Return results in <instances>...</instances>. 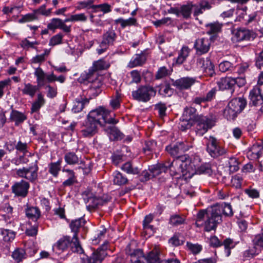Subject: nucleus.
Segmentation results:
<instances>
[{"mask_svg":"<svg viewBox=\"0 0 263 263\" xmlns=\"http://www.w3.org/2000/svg\"><path fill=\"white\" fill-rule=\"evenodd\" d=\"M195 122H196L195 132L199 136H203L214 125V121L213 119L202 115L198 116Z\"/></svg>","mask_w":263,"mask_h":263,"instance_id":"6e6552de","label":"nucleus"},{"mask_svg":"<svg viewBox=\"0 0 263 263\" xmlns=\"http://www.w3.org/2000/svg\"><path fill=\"white\" fill-rule=\"evenodd\" d=\"M170 74V71L165 66L159 68L156 75L155 78L157 80L162 79Z\"/></svg>","mask_w":263,"mask_h":263,"instance_id":"774afa93","label":"nucleus"},{"mask_svg":"<svg viewBox=\"0 0 263 263\" xmlns=\"http://www.w3.org/2000/svg\"><path fill=\"white\" fill-rule=\"evenodd\" d=\"M156 146V143L154 140L146 141L143 147V151L145 154H149L152 152Z\"/></svg>","mask_w":263,"mask_h":263,"instance_id":"338daca9","label":"nucleus"},{"mask_svg":"<svg viewBox=\"0 0 263 263\" xmlns=\"http://www.w3.org/2000/svg\"><path fill=\"white\" fill-rule=\"evenodd\" d=\"M62 163V159L55 162H51L49 164L48 172L52 174L54 177H57L60 171L61 170V165Z\"/></svg>","mask_w":263,"mask_h":263,"instance_id":"37998d69","label":"nucleus"},{"mask_svg":"<svg viewBox=\"0 0 263 263\" xmlns=\"http://www.w3.org/2000/svg\"><path fill=\"white\" fill-rule=\"evenodd\" d=\"M209 2L206 0H202L199 3L193 5L192 13L194 16H197L203 13L205 10L211 8Z\"/></svg>","mask_w":263,"mask_h":263,"instance_id":"393cba45","label":"nucleus"},{"mask_svg":"<svg viewBox=\"0 0 263 263\" xmlns=\"http://www.w3.org/2000/svg\"><path fill=\"white\" fill-rule=\"evenodd\" d=\"M154 219V216L152 214H149L145 216L143 221V228L145 231L151 230L153 231V226L149 224Z\"/></svg>","mask_w":263,"mask_h":263,"instance_id":"bf43d9fd","label":"nucleus"},{"mask_svg":"<svg viewBox=\"0 0 263 263\" xmlns=\"http://www.w3.org/2000/svg\"><path fill=\"white\" fill-rule=\"evenodd\" d=\"M206 151L213 158H217L227 153V150L222 147L218 140L213 136H210L206 143Z\"/></svg>","mask_w":263,"mask_h":263,"instance_id":"0eeeda50","label":"nucleus"},{"mask_svg":"<svg viewBox=\"0 0 263 263\" xmlns=\"http://www.w3.org/2000/svg\"><path fill=\"white\" fill-rule=\"evenodd\" d=\"M25 251L22 248L16 249L12 254V257L17 262L21 261L26 257Z\"/></svg>","mask_w":263,"mask_h":263,"instance_id":"864d4df0","label":"nucleus"},{"mask_svg":"<svg viewBox=\"0 0 263 263\" xmlns=\"http://www.w3.org/2000/svg\"><path fill=\"white\" fill-rule=\"evenodd\" d=\"M120 102L121 95L118 91H116V95L111 99L109 104L111 108L115 110L120 107Z\"/></svg>","mask_w":263,"mask_h":263,"instance_id":"13d9d810","label":"nucleus"},{"mask_svg":"<svg viewBox=\"0 0 263 263\" xmlns=\"http://www.w3.org/2000/svg\"><path fill=\"white\" fill-rule=\"evenodd\" d=\"M22 10V7L21 6L5 7L3 9L5 14L12 15V16H18V14Z\"/></svg>","mask_w":263,"mask_h":263,"instance_id":"49530a36","label":"nucleus"},{"mask_svg":"<svg viewBox=\"0 0 263 263\" xmlns=\"http://www.w3.org/2000/svg\"><path fill=\"white\" fill-rule=\"evenodd\" d=\"M251 38H254V34L248 29L239 28L233 31L232 40L233 42L249 41Z\"/></svg>","mask_w":263,"mask_h":263,"instance_id":"4468645a","label":"nucleus"},{"mask_svg":"<svg viewBox=\"0 0 263 263\" xmlns=\"http://www.w3.org/2000/svg\"><path fill=\"white\" fill-rule=\"evenodd\" d=\"M208 211L202 210H200L197 215L196 221L195 222V225L197 227L200 228L202 226L205 227V221L206 219V213Z\"/></svg>","mask_w":263,"mask_h":263,"instance_id":"a18cd8bd","label":"nucleus"},{"mask_svg":"<svg viewBox=\"0 0 263 263\" xmlns=\"http://www.w3.org/2000/svg\"><path fill=\"white\" fill-rule=\"evenodd\" d=\"M146 56L144 53L136 54L130 60L128 66L133 68L142 65L146 61Z\"/></svg>","mask_w":263,"mask_h":263,"instance_id":"7c9ffc66","label":"nucleus"},{"mask_svg":"<svg viewBox=\"0 0 263 263\" xmlns=\"http://www.w3.org/2000/svg\"><path fill=\"white\" fill-rule=\"evenodd\" d=\"M263 152V147L261 145L256 143L254 144L251 147L248 153V156L251 159H258Z\"/></svg>","mask_w":263,"mask_h":263,"instance_id":"473e14b6","label":"nucleus"},{"mask_svg":"<svg viewBox=\"0 0 263 263\" xmlns=\"http://www.w3.org/2000/svg\"><path fill=\"white\" fill-rule=\"evenodd\" d=\"M212 207L221 218L222 214L226 216H232L233 215L232 208L230 203L217 204Z\"/></svg>","mask_w":263,"mask_h":263,"instance_id":"aec40b11","label":"nucleus"},{"mask_svg":"<svg viewBox=\"0 0 263 263\" xmlns=\"http://www.w3.org/2000/svg\"><path fill=\"white\" fill-rule=\"evenodd\" d=\"M166 105L162 103H158L155 106V109L158 111L159 117L161 119H163V118L166 116Z\"/></svg>","mask_w":263,"mask_h":263,"instance_id":"0e129e2a","label":"nucleus"},{"mask_svg":"<svg viewBox=\"0 0 263 263\" xmlns=\"http://www.w3.org/2000/svg\"><path fill=\"white\" fill-rule=\"evenodd\" d=\"M108 242H104L100 248L94 251L91 255L87 257L86 259L83 258L84 263H101L102 260L106 255L105 250L107 249Z\"/></svg>","mask_w":263,"mask_h":263,"instance_id":"f8f14e48","label":"nucleus"},{"mask_svg":"<svg viewBox=\"0 0 263 263\" xmlns=\"http://www.w3.org/2000/svg\"><path fill=\"white\" fill-rule=\"evenodd\" d=\"M243 178L241 175L238 174L233 176L231 180V186L236 189L241 188Z\"/></svg>","mask_w":263,"mask_h":263,"instance_id":"8fccbe9b","label":"nucleus"},{"mask_svg":"<svg viewBox=\"0 0 263 263\" xmlns=\"http://www.w3.org/2000/svg\"><path fill=\"white\" fill-rule=\"evenodd\" d=\"M196 109L192 107H186L184 109L182 118L184 120L196 121V117L198 115H196Z\"/></svg>","mask_w":263,"mask_h":263,"instance_id":"4c0bfd02","label":"nucleus"},{"mask_svg":"<svg viewBox=\"0 0 263 263\" xmlns=\"http://www.w3.org/2000/svg\"><path fill=\"white\" fill-rule=\"evenodd\" d=\"M221 244L222 246H224V251L226 256L227 257L229 256L231 254V250L235 247L236 243L233 239L228 238L225 239L223 241L221 242Z\"/></svg>","mask_w":263,"mask_h":263,"instance_id":"a19ab883","label":"nucleus"},{"mask_svg":"<svg viewBox=\"0 0 263 263\" xmlns=\"http://www.w3.org/2000/svg\"><path fill=\"white\" fill-rule=\"evenodd\" d=\"M26 215L28 218L36 222L37 220L41 217V212L37 207L28 206L26 209Z\"/></svg>","mask_w":263,"mask_h":263,"instance_id":"c9c22d12","label":"nucleus"},{"mask_svg":"<svg viewBox=\"0 0 263 263\" xmlns=\"http://www.w3.org/2000/svg\"><path fill=\"white\" fill-rule=\"evenodd\" d=\"M106 231L107 229L104 227H103L101 229L98 230L97 234L93 237V238L92 240L93 244L97 245L99 243L100 240L104 238Z\"/></svg>","mask_w":263,"mask_h":263,"instance_id":"680f3d73","label":"nucleus"},{"mask_svg":"<svg viewBox=\"0 0 263 263\" xmlns=\"http://www.w3.org/2000/svg\"><path fill=\"white\" fill-rule=\"evenodd\" d=\"M168 168L170 169L169 164L166 165L164 164L159 163L149 167V171L152 173V177L158 176L162 172H165Z\"/></svg>","mask_w":263,"mask_h":263,"instance_id":"f704fd0d","label":"nucleus"},{"mask_svg":"<svg viewBox=\"0 0 263 263\" xmlns=\"http://www.w3.org/2000/svg\"><path fill=\"white\" fill-rule=\"evenodd\" d=\"M96 0H85L84 1H80L78 2V8L79 9H87L90 10L92 13Z\"/></svg>","mask_w":263,"mask_h":263,"instance_id":"09e8293b","label":"nucleus"},{"mask_svg":"<svg viewBox=\"0 0 263 263\" xmlns=\"http://www.w3.org/2000/svg\"><path fill=\"white\" fill-rule=\"evenodd\" d=\"M29 187V184L24 180H22L19 182L15 183L12 186V190L16 195L25 197L28 193Z\"/></svg>","mask_w":263,"mask_h":263,"instance_id":"6ab92c4d","label":"nucleus"},{"mask_svg":"<svg viewBox=\"0 0 263 263\" xmlns=\"http://www.w3.org/2000/svg\"><path fill=\"white\" fill-rule=\"evenodd\" d=\"M219 69L222 72L232 71L233 69V65L231 62L225 61L219 64Z\"/></svg>","mask_w":263,"mask_h":263,"instance_id":"69168bd1","label":"nucleus"},{"mask_svg":"<svg viewBox=\"0 0 263 263\" xmlns=\"http://www.w3.org/2000/svg\"><path fill=\"white\" fill-rule=\"evenodd\" d=\"M38 166L36 164L28 167H23L16 170V174L20 177L24 178L33 182L37 177Z\"/></svg>","mask_w":263,"mask_h":263,"instance_id":"9b49d317","label":"nucleus"},{"mask_svg":"<svg viewBox=\"0 0 263 263\" xmlns=\"http://www.w3.org/2000/svg\"><path fill=\"white\" fill-rule=\"evenodd\" d=\"M205 26L208 28L207 32L208 34H215L221 31V25L218 22L207 24Z\"/></svg>","mask_w":263,"mask_h":263,"instance_id":"603ef678","label":"nucleus"},{"mask_svg":"<svg viewBox=\"0 0 263 263\" xmlns=\"http://www.w3.org/2000/svg\"><path fill=\"white\" fill-rule=\"evenodd\" d=\"M197 64L205 75L212 77L215 74L214 65L210 60L200 58L198 59Z\"/></svg>","mask_w":263,"mask_h":263,"instance_id":"2eb2a0df","label":"nucleus"},{"mask_svg":"<svg viewBox=\"0 0 263 263\" xmlns=\"http://www.w3.org/2000/svg\"><path fill=\"white\" fill-rule=\"evenodd\" d=\"M192 7L193 4H188L182 6L179 9V13L181 14L183 16H190L192 13Z\"/></svg>","mask_w":263,"mask_h":263,"instance_id":"052dcab7","label":"nucleus"},{"mask_svg":"<svg viewBox=\"0 0 263 263\" xmlns=\"http://www.w3.org/2000/svg\"><path fill=\"white\" fill-rule=\"evenodd\" d=\"M113 176V182L115 184L122 185L126 184L128 182L127 178L119 172H115Z\"/></svg>","mask_w":263,"mask_h":263,"instance_id":"c03bdc74","label":"nucleus"},{"mask_svg":"<svg viewBox=\"0 0 263 263\" xmlns=\"http://www.w3.org/2000/svg\"><path fill=\"white\" fill-rule=\"evenodd\" d=\"M121 169L129 174L137 175L140 173V170L137 167H134L130 162L124 163L121 166Z\"/></svg>","mask_w":263,"mask_h":263,"instance_id":"de8ad7c7","label":"nucleus"},{"mask_svg":"<svg viewBox=\"0 0 263 263\" xmlns=\"http://www.w3.org/2000/svg\"><path fill=\"white\" fill-rule=\"evenodd\" d=\"M67 8L64 7L55 11L54 12H51V9H46V5H42L39 9L34 11V15H42L48 16L51 14L54 15H64V12L66 11Z\"/></svg>","mask_w":263,"mask_h":263,"instance_id":"a878e982","label":"nucleus"},{"mask_svg":"<svg viewBox=\"0 0 263 263\" xmlns=\"http://www.w3.org/2000/svg\"><path fill=\"white\" fill-rule=\"evenodd\" d=\"M210 45L211 42L208 39L201 38L196 41L194 48L198 54H202L209 51Z\"/></svg>","mask_w":263,"mask_h":263,"instance_id":"f3484780","label":"nucleus"},{"mask_svg":"<svg viewBox=\"0 0 263 263\" xmlns=\"http://www.w3.org/2000/svg\"><path fill=\"white\" fill-rule=\"evenodd\" d=\"M222 221V218L212 206L210 210L208 211L206 219L205 221V231L209 232L215 230L218 223Z\"/></svg>","mask_w":263,"mask_h":263,"instance_id":"9d476101","label":"nucleus"},{"mask_svg":"<svg viewBox=\"0 0 263 263\" xmlns=\"http://www.w3.org/2000/svg\"><path fill=\"white\" fill-rule=\"evenodd\" d=\"M45 101L43 95L40 92L37 95V98L32 104L31 108V113L36 112L40 110L41 107L45 104Z\"/></svg>","mask_w":263,"mask_h":263,"instance_id":"58836bf2","label":"nucleus"},{"mask_svg":"<svg viewBox=\"0 0 263 263\" xmlns=\"http://www.w3.org/2000/svg\"><path fill=\"white\" fill-rule=\"evenodd\" d=\"M80 158L73 152H68L64 155V160L66 163L69 165H76L79 163Z\"/></svg>","mask_w":263,"mask_h":263,"instance_id":"ea45409f","label":"nucleus"},{"mask_svg":"<svg viewBox=\"0 0 263 263\" xmlns=\"http://www.w3.org/2000/svg\"><path fill=\"white\" fill-rule=\"evenodd\" d=\"M114 125L112 124H104L103 126L104 131L109 136L111 140L122 139L124 138L123 134Z\"/></svg>","mask_w":263,"mask_h":263,"instance_id":"dca6fc26","label":"nucleus"},{"mask_svg":"<svg viewBox=\"0 0 263 263\" xmlns=\"http://www.w3.org/2000/svg\"><path fill=\"white\" fill-rule=\"evenodd\" d=\"M125 253L130 257L131 263H160L159 252L157 249H153L145 256L142 250L136 249L134 241L126 246Z\"/></svg>","mask_w":263,"mask_h":263,"instance_id":"7ed1b4c3","label":"nucleus"},{"mask_svg":"<svg viewBox=\"0 0 263 263\" xmlns=\"http://www.w3.org/2000/svg\"><path fill=\"white\" fill-rule=\"evenodd\" d=\"M218 84L220 89H230L232 92L234 91L233 88L236 84V80L231 77L222 78Z\"/></svg>","mask_w":263,"mask_h":263,"instance_id":"cd10ccee","label":"nucleus"},{"mask_svg":"<svg viewBox=\"0 0 263 263\" xmlns=\"http://www.w3.org/2000/svg\"><path fill=\"white\" fill-rule=\"evenodd\" d=\"M16 232L9 229L0 228V236L6 242L12 241L15 237Z\"/></svg>","mask_w":263,"mask_h":263,"instance_id":"2f4dec72","label":"nucleus"},{"mask_svg":"<svg viewBox=\"0 0 263 263\" xmlns=\"http://www.w3.org/2000/svg\"><path fill=\"white\" fill-rule=\"evenodd\" d=\"M117 38V35L113 30H110L105 33L102 37V46L105 48L113 45Z\"/></svg>","mask_w":263,"mask_h":263,"instance_id":"bb28decb","label":"nucleus"},{"mask_svg":"<svg viewBox=\"0 0 263 263\" xmlns=\"http://www.w3.org/2000/svg\"><path fill=\"white\" fill-rule=\"evenodd\" d=\"M111 11V7L107 3L95 5L92 13L102 12L103 14Z\"/></svg>","mask_w":263,"mask_h":263,"instance_id":"79ce46f5","label":"nucleus"},{"mask_svg":"<svg viewBox=\"0 0 263 263\" xmlns=\"http://www.w3.org/2000/svg\"><path fill=\"white\" fill-rule=\"evenodd\" d=\"M191 165L192 166V164L190 163V166ZM192 168V167H190V170ZM188 173L189 174V176H187L188 177H191L194 174V173H192V175H190V174H191L190 172H187V174ZM195 174H199V175H201V174L210 175V174H212V170H211V165L209 163H204V164L201 165L200 166H198L197 168H196L195 169Z\"/></svg>","mask_w":263,"mask_h":263,"instance_id":"72a5a7b5","label":"nucleus"},{"mask_svg":"<svg viewBox=\"0 0 263 263\" xmlns=\"http://www.w3.org/2000/svg\"><path fill=\"white\" fill-rule=\"evenodd\" d=\"M34 74L36 78V83L40 87L43 86L46 82L52 83L57 81L63 83L65 81V77L64 76L61 75L57 77L53 73L47 74L40 67L35 69Z\"/></svg>","mask_w":263,"mask_h":263,"instance_id":"39448f33","label":"nucleus"},{"mask_svg":"<svg viewBox=\"0 0 263 263\" xmlns=\"http://www.w3.org/2000/svg\"><path fill=\"white\" fill-rule=\"evenodd\" d=\"M249 97L251 102L254 106L261 104L263 102V97L261 94V89L257 86L254 87L250 91Z\"/></svg>","mask_w":263,"mask_h":263,"instance_id":"412c9836","label":"nucleus"},{"mask_svg":"<svg viewBox=\"0 0 263 263\" xmlns=\"http://www.w3.org/2000/svg\"><path fill=\"white\" fill-rule=\"evenodd\" d=\"M73 238L71 239L69 236H64L60 238L54 245L53 248L62 252L68 249L69 247L72 251V242Z\"/></svg>","mask_w":263,"mask_h":263,"instance_id":"5701e85b","label":"nucleus"},{"mask_svg":"<svg viewBox=\"0 0 263 263\" xmlns=\"http://www.w3.org/2000/svg\"><path fill=\"white\" fill-rule=\"evenodd\" d=\"M109 67V64L103 59L99 60L93 63L92 66L90 67L87 71L82 73V77L84 79H88L89 76L98 75V71L105 69Z\"/></svg>","mask_w":263,"mask_h":263,"instance_id":"ddd939ff","label":"nucleus"},{"mask_svg":"<svg viewBox=\"0 0 263 263\" xmlns=\"http://www.w3.org/2000/svg\"><path fill=\"white\" fill-rule=\"evenodd\" d=\"M191 146L186 141L178 142L175 144H170L165 147V150L172 156L176 157L169 166L171 171H174L176 173H181L183 175L187 176V172H190V160L186 155H181L185 152L188 151Z\"/></svg>","mask_w":263,"mask_h":263,"instance_id":"f03ea898","label":"nucleus"},{"mask_svg":"<svg viewBox=\"0 0 263 263\" xmlns=\"http://www.w3.org/2000/svg\"><path fill=\"white\" fill-rule=\"evenodd\" d=\"M246 104L245 99L239 98L232 99L229 102L228 105L237 114H239L244 109Z\"/></svg>","mask_w":263,"mask_h":263,"instance_id":"4be33fe9","label":"nucleus"},{"mask_svg":"<svg viewBox=\"0 0 263 263\" xmlns=\"http://www.w3.org/2000/svg\"><path fill=\"white\" fill-rule=\"evenodd\" d=\"M88 79H84L81 74L79 80L81 82L87 81L90 83L89 90L96 96L98 95L102 91L101 87L103 85L102 77L98 75L89 76Z\"/></svg>","mask_w":263,"mask_h":263,"instance_id":"1a4fd4ad","label":"nucleus"},{"mask_svg":"<svg viewBox=\"0 0 263 263\" xmlns=\"http://www.w3.org/2000/svg\"><path fill=\"white\" fill-rule=\"evenodd\" d=\"M229 171L231 173L237 172L239 169L240 162L236 157H231L228 161Z\"/></svg>","mask_w":263,"mask_h":263,"instance_id":"5fc2aeb1","label":"nucleus"},{"mask_svg":"<svg viewBox=\"0 0 263 263\" xmlns=\"http://www.w3.org/2000/svg\"><path fill=\"white\" fill-rule=\"evenodd\" d=\"M185 219L179 215L174 214L170 217L169 223L173 226H178L184 223Z\"/></svg>","mask_w":263,"mask_h":263,"instance_id":"6e6d98bb","label":"nucleus"},{"mask_svg":"<svg viewBox=\"0 0 263 263\" xmlns=\"http://www.w3.org/2000/svg\"><path fill=\"white\" fill-rule=\"evenodd\" d=\"M89 99L85 98L79 99L77 98L73 103V107L71 110L74 113H78L82 110L85 105L88 104Z\"/></svg>","mask_w":263,"mask_h":263,"instance_id":"e433bc0d","label":"nucleus"},{"mask_svg":"<svg viewBox=\"0 0 263 263\" xmlns=\"http://www.w3.org/2000/svg\"><path fill=\"white\" fill-rule=\"evenodd\" d=\"M195 79L190 77H183L175 81L173 85L179 89H187L195 82Z\"/></svg>","mask_w":263,"mask_h":263,"instance_id":"a211bd4d","label":"nucleus"},{"mask_svg":"<svg viewBox=\"0 0 263 263\" xmlns=\"http://www.w3.org/2000/svg\"><path fill=\"white\" fill-rule=\"evenodd\" d=\"M186 247L187 249L194 254L199 253L202 249V246L198 243L194 244L191 242H187Z\"/></svg>","mask_w":263,"mask_h":263,"instance_id":"e2e57ef3","label":"nucleus"},{"mask_svg":"<svg viewBox=\"0 0 263 263\" xmlns=\"http://www.w3.org/2000/svg\"><path fill=\"white\" fill-rule=\"evenodd\" d=\"M26 120H27V116L25 114L16 110H12L10 115L9 120L11 122H14L15 126H19Z\"/></svg>","mask_w":263,"mask_h":263,"instance_id":"b1692460","label":"nucleus"},{"mask_svg":"<svg viewBox=\"0 0 263 263\" xmlns=\"http://www.w3.org/2000/svg\"><path fill=\"white\" fill-rule=\"evenodd\" d=\"M85 224L84 220L82 218H79L72 220L70 223V228L72 232L74 233L73 236V241L72 242V252L78 254H83L84 250L78 240V233L79 229Z\"/></svg>","mask_w":263,"mask_h":263,"instance_id":"20e7f679","label":"nucleus"},{"mask_svg":"<svg viewBox=\"0 0 263 263\" xmlns=\"http://www.w3.org/2000/svg\"><path fill=\"white\" fill-rule=\"evenodd\" d=\"M156 90L149 85L140 86L138 88L132 91V97L134 99L142 102L149 101L152 97L156 96Z\"/></svg>","mask_w":263,"mask_h":263,"instance_id":"423d86ee","label":"nucleus"},{"mask_svg":"<svg viewBox=\"0 0 263 263\" xmlns=\"http://www.w3.org/2000/svg\"><path fill=\"white\" fill-rule=\"evenodd\" d=\"M190 49L187 46H183L179 53L178 57L177 59L176 62L179 64H181L185 60L186 58L188 57Z\"/></svg>","mask_w":263,"mask_h":263,"instance_id":"3c124183","label":"nucleus"},{"mask_svg":"<svg viewBox=\"0 0 263 263\" xmlns=\"http://www.w3.org/2000/svg\"><path fill=\"white\" fill-rule=\"evenodd\" d=\"M115 114L103 106L92 110L87 115L82 126L81 132L84 137H91L98 132V126L103 127L104 124H116L118 120L114 118Z\"/></svg>","mask_w":263,"mask_h":263,"instance_id":"f257e3e1","label":"nucleus"},{"mask_svg":"<svg viewBox=\"0 0 263 263\" xmlns=\"http://www.w3.org/2000/svg\"><path fill=\"white\" fill-rule=\"evenodd\" d=\"M47 28L48 29L53 31L57 28H60L66 32H68L70 30V26H67L61 20L57 18H53L51 22L48 24Z\"/></svg>","mask_w":263,"mask_h":263,"instance_id":"c85d7f7f","label":"nucleus"},{"mask_svg":"<svg viewBox=\"0 0 263 263\" xmlns=\"http://www.w3.org/2000/svg\"><path fill=\"white\" fill-rule=\"evenodd\" d=\"M237 115L238 114L228 105L223 110V116L228 120H234L237 117Z\"/></svg>","mask_w":263,"mask_h":263,"instance_id":"4d7b16f0","label":"nucleus"},{"mask_svg":"<svg viewBox=\"0 0 263 263\" xmlns=\"http://www.w3.org/2000/svg\"><path fill=\"white\" fill-rule=\"evenodd\" d=\"M39 87H41L39 86L37 84V85H34L30 83H25L21 91L23 95L28 96L30 98H33L36 92L39 90Z\"/></svg>","mask_w":263,"mask_h":263,"instance_id":"c756f323","label":"nucleus"}]
</instances>
